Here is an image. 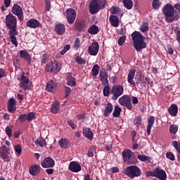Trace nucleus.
Masks as SVG:
<instances>
[{"label": "nucleus", "mask_w": 180, "mask_h": 180, "mask_svg": "<svg viewBox=\"0 0 180 180\" xmlns=\"http://www.w3.org/2000/svg\"><path fill=\"white\" fill-rule=\"evenodd\" d=\"M162 11L167 23H174L180 19L179 12L175 11L174 6L171 4L165 5Z\"/></svg>", "instance_id": "nucleus-1"}, {"label": "nucleus", "mask_w": 180, "mask_h": 180, "mask_svg": "<svg viewBox=\"0 0 180 180\" xmlns=\"http://www.w3.org/2000/svg\"><path fill=\"white\" fill-rule=\"evenodd\" d=\"M134 41V47L137 51H141L143 49L147 47V44L144 41V37L140 32L135 31L131 34Z\"/></svg>", "instance_id": "nucleus-2"}, {"label": "nucleus", "mask_w": 180, "mask_h": 180, "mask_svg": "<svg viewBox=\"0 0 180 180\" xmlns=\"http://www.w3.org/2000/svg\"><path fill=\"white\" fill-rule=\"evenodd\" d=\"M108 5L106 0H91L89 4V12L91 15L98 13L101 9H105Z\"/></svg>", "instance_id": "nucleus-3"}, {"label": "nucleus", "mask_w": 180, "mask_h": 180, "mask_svg": "<svg viewBox=\"0 0 180 180\" xmlns=\"http://www.w3.org/2000/svg\"><path fill=\"white\" fill-rule=\"evenodd\" d=\"M123 161L127 165H136L138 162L137 157L130 149H125L122 151Z\"/></svg>", "instance_id": "nucleus-4"}, {"label": "nucleus", "mask_w": 180, "mask_h": 180, "mask_svg": "<svg viewBox=\"0 0 180 180\" xmlns=\"http://www.w3.org/2000/svg\"><path fill=\"white\" fill-rule=\"evenodd\" d=\"M123 174L129 178H131V179H134V178L141 176V169L136 165L127 166L124 169Z\"/></svg>", "instance_id": "nucleus-5"}, {"label": "nucleus", "mask_w": 180, "mask_h": 180, "mask_svg": "<svg viewBox=\"0 0 180 180\" xmlns=\"http://www.w3.org/2000/svg\"><path fill=\"white\" fill-rule=\"evenodd\" d=\"M45 70L46 72L58 74L61 71V64L58 60L51 61L46 64Z\"/></svg>", "instance_id": "nucleus-6"}, {"label": "nucleus", "mask_w": 180, "mask_h": 180, "mask_svg": "<svg viewBox=\"0 0 180 180\" xmlns=\"http://www.w3.org/2000/svg\"><path fill=\"white\" fill-rule=\"evenodd\" d=\"M5 23L7 29H16L18 27V19L12 13L6 16Z\"/></svg>", "instance_id": "nucleus-7"}, {"label": "nucleus", "mask_w": 180, "mask_h": 180, "mask_svg": "<svg viewBox=\"0 0 180 180\" xmlns=\"http://www.w3.org/2000/svg\"><path fill=\"white\" fill-rule=\"evenodd\" d=\"M124 91V89L123 88V86L120 84H116L112 86L111 89L110 94H112V96L111 97V99L112 101H117V99L123 95V91Z\"/></svg>", "instance_id": "nucleus-8"}, {"label": "nucleus", "mask_w": 180, "mask_h": 180, "mask_svg": "<svg viewBox=\"0 0 180 180\" xmlns=\"http://www.w3.org/2000/svg\"><path fill=\"white\" fill-rule=\"evenodd\" d=\"M118 102L120 105H121L122 106H124L125 108H127V109H128V110H132L133 104L131 103V98L128 95L121 96L119 98Z\"/></svg>", "instance_id": "nucleus-9"}, {"label": "nucleus", "mask_w": 180, "mask_h": 180, "mask_svg": "<svg viewBox=\"0 0 180 180\" xmlns=\"http://www.w3.org/2000/svg\"><path fill=\"white\" fill-rule=\"evenodd\" d=\"M66 19L69 25H72L77 19V11L74 8H68L65 11Z\"/></svg>", "instance_id": "nucleus-10"}, {"label": "nucleus", "mask_w": 180, "mask_h": 180, "mask_svg": "<svg viewBox=\"0 0 180 180\" xmlns=\"http://www.w3.org/2000/svg\"><path fill=\"white\" fill-rule=\"evenodd\" d=\"M11 12L13 15L18 16L20 22H23L25 18L23 17V10H22V7H20V6L14 4L11 9Z\"/></svg>", "instance_id": "nucleus-11"}, {"label": "nucleus", "mask_w": 180, "mask_h": 180, "mask_svg": "<svg viewBox=\"0 0 180 180\" xmlns=\"http://www.w3.org/2000/svg\"><path fill=\"white\" fill-rule=\"evenodd\" d=\"M9 154H11V148L9 147H6V146L4 145L0 148V157L4 161L6 160L7 162H9Z\"/></svg>", "instance_id": "nucleus-12"}, {"label": "nucleus", "mask_w": 180, "mask_h": 180, "mask_svg": "<svg viewBox=\"0 0 180 180\" xmlns=\"http://www.w3.org/2000/svg\"><path fill=\"white\" fill-rule=\"evenodd\" d=\"M99 52V44L98 41H93L92 44L88 49V53L90 56H97Z\"/></svg>", "instance_id": "nucleus-13"}, {"label": "nucleus", "mask_w": 180, "mask_h": 180, "mask_svg": "<svg viewBox=\"0 0 180 180\" xmlns=\"http://www.w3.org/2000/svg\"><path fill=\"white\" fill-rule=\"evenodd\" d=\"M41 165L42 168H53L56 162L51 157H47L41 162Z\"/></svg>", "instance_id": "nucleus-14"}, {"label": "nucleus", "mask_w": 180, "mask_h": 180, "mask_svg": "<svg viewBox=\"0 0 180 180\" xmlns=\"http://www.w3.org/2000/svg\"><path fill=\"white\" fill-rule=\"evenodd\" d=\"M154 175L158 179L167 180V173L164 169H160L158 167L155 168Z\"/></svg>", "instance_id": "nucleus-15"}, {"label": "nucleus", "mask_w": 180, "mask_h": 180, "mask_svg": "<svg viewBox=\"0 0 180 180\" xmlns=\"http://www.w3.org/2000/svg\"><path fill=\"white\" fill-rule=\"evenodd\" d=\"M68 169L69 171H71V172H79L82 169L81 165H79L78 162H70Z\"/></svg>", "instance_id": "nucleus-16"}, {"label": "nucleus", "mask_w": 180, "mask_h": 180, "mask_svg": "<svg viewBox=\"0 0 180 180\" xmlns=\"http://www.w3.org/2000/svg\"><path fill=\"white\" fill-rule=\"evenodd\" d=\"M26 26H27V27H31L32 29H36V27L41 26V24H40V21L32 18L26 22Z\"/></svg>", "instance_id": "nucleus-17"}, {"label": "nucleus", "mask_w": 180, "mask_h": 180, "mask_svg": "<svg viewBox=\"0 0 180 180\" xmlns=\"http://www.w3.org/2000/svg\"><path fill=\"white\" fill-rule=\"evenodd\" d=\"M75 27L77 32L85 30V21L83 20H77L75 22Z\"/></svg>", "instance_id": "nucleus-18"}, {"label": "nucleus", "mask_w": 180, "mask_h": 180, "mask_svg": "<svg viewBox=\"0 0 180 180\" xmlns=\"http://www.w3.org/2000/svg\"><path fill=\"white\" fill-rule=\"evenodd\" d=\"M134 75H136V69L129 70L127 77V81L130 85L136 86V82H134Z\"/></svg>", "instance_id": "nucleus-19"}, {"label": "nucleus", "mask_w": 180, "mask_h": 180, "mask_svg": "<svg viewBox=\"0 0 180 180\" xmlns=\"http://www.w3.org/2000/svg\"><path fill=\"white\" fill-rule=\"evenodd\" d=\"M40 169H41V167L39 165H34L30 167L29 172L33 176H37L40 174Z\"/></svg>", "instance_id": "nucleus-20"}, {"label": "nucleus", "mask_w": 180, "mask_h": 180, "mask_svg": "<svg viewBox=\"0 0 180 180\" xmlns=\"http://www.w3.org/2000/svg\"><path fill=\"white\" fill-rule=\"evenodd\" d=\"M20 58H23L28 63V64H30L32 63V56H30V54H29V52L26 50H21L20 51Z\"/></svg>", "instance_id": "nucleus-21"}, {"label": "nucleus", "mask_w": 180, "mask_h": 180, "mask_svg": "<svg viewBox=\"0 0 180 180\" xmlns=\"http://www.w3.org/2000/svg\"><path fill=\"white\" fill-rule=\"evenodd\" d=\"M55 32L57 34L62 35L65 33V25L63 23H58L55 26Z\"/></svg>", "instance_id": "nucleus-22"}, {"label": "nucleus", "mask_w": 180, "mask_h": 180, "mask_svg": "<svg viewBox=\"0 0 180 180\" xmlns=\"http://www.w3.org/2000/svg\"><path fill=\"white\" fill-rule=\"evenodd\" d=\"M154 122H155V118L154 117V116H150L148 119V125L146 127V133L148 136H150L151 133V128L153 127V126H154Z\"/></svg>", "instance_id": "nucleus-23"}, {"label": "nucleus", "mask_w": 180, "mask_h": 180, "mask_svg": "<svg viewBox=\"0 0 180 180\" xmlns=\"http://www.w3.org/2000/svg\"><path fill=\"white\" fill-rule=\"evenodd\" d=\"M100 81L103 85H109V80H108V72L106 71L100 72Z\"/></svg>", "instance_id": "nucleus-24"}, {"label": "nucleus", "mask_w": 180, "mask_h": 180, "mask_svg": "<svg viewBox=\"0 0 180 180\" xmlns=\"http://www.w3.org/2000/svg\"><path fill=\"white\" fill-rule=\"evenodd\" d=\"M20 79V84L22 85V89L24 91H27V89H29V78H27V77L25 76V74H23V75L21 76Z\"/></svg>", "instance_id": "nucleus-25"}, {"label": "nucleus", "mask_w": 180, "mask_h": 180, "mask_svg": "<svg viewBox=\"0 0 180 180\" xmlns=\"http://www.w3.org/2000/svg\"><path fill=\"white\" fill-rule=\"evenodd\" d=\"M112 112H113V105L110 102H108L103 112V116L108 117Z\"/></svg>", "instance_id": "nucleus-26"}, {"label": "nucleus", "mask_w": 180, "mask_h": 180, "mask_svg": "<svg viewBox=\"0 0 180 180\" xmlns=\"http://www.w3.org/2000/svg\"><path fill=\"white\" fill-rule=\"evenodd\" d=\"M109 21L110 22L111 26H113V27H119L120 22L117 16L111 15L109 18Z\"/></svg>", "instance_id": "nucleus-27"}, {"label": "nucleus", "mask_w": 180, "mask_h": 180, "mask_svg": "<svg viewBox=\"0 0 180 180\" xmlns=\"http://www.w3.org/2000/svg\"><path fill=\"white\" fill-rule=\"evenodd\" d=\"M77 82L75 81L74 77H72V74L71 72L68 73L67 85H69L70 86H75Z\"/></svg>", "instance_id": "nucleus-28"}, {"label": "nucleus", "mask_w": 180, "mask_h": 180, "mask_svg": "<svg viewBox=\"0 0 180 180\" xmlns=\"http://www.w3.org/2000/svg\"><path fill=\"white\" fill-rule=\"evenodd\" d=\"M168 112L171 116L175 117L178 115V105L176 104H172L168 108Z\"/></svg>", "instance_id": "nucleus-29"}, {"label": "nucleus", "mask_w": 180, "mask_h": 180, "mask_svg": "<svg viewBox=\"0 0 180 180\" xmlns=\"http://www.w3.org/2000/svg\"><path fill=\"white\" fill-rule=\"evenodd\" d=\"M83 134L84 137L89 139V140H93L94 139V133L91 130V128H86L83 130Z\"/></svg>", "instance_id": "nucleus-30"}, {"label": "nucleus", "mask_w": 180, "mask_h": 180, "mask_svg": "<svg viewBox=\"0 0 180 180\" xmlns=\"http://www.w3.org/2000/svg\"><path fill=\"white\" fill-rule=\"evenodd\" d=\"M87 32L89 33V34H98L99 32V27H98L96 25H93L89 27Z\"/></svg>", "instance_id": "nucleus-31"}, {"label": "nucleus", "mask_w": 180, "mask_h": 180, "mask_svg": "<svg viewBox=\"0 0 180 180\" xmlns=\"http://www.w3.org/2000/svg\"><path fill=\"white\" fill-rule=\"evenodd\" d=\"M137 84L145 85V84H147V77H144V75L139 73L137 77Z\"/></svg>", "instance_id": "nucleus-32"}, {"label": "nucleus", "mask_w": 180, "mask_h": 180, "mask_svg": "<svg viewBox=\"0 0 180 180\" xmlns=\"http://www.w3.org/2000/svg\"><path fill=\"white\" fill-rule=\"evenodd\" d=\"M58 110H60V103L57 101L52 104L51 111L56 115L58 113Z\"/></svg>", "instance_id": "nucleus-33"}, {"label": "nucleus", "mask_w": 180, "mask_h": 180, "mask_svg": "<svg viewBox=\"0 0 180 180\" xmlns=\"http://www.w3.org/2000/svg\"><path fill=\"white\" fill-rule=\"evenodd\" d=\"M99 70H101L99 65L98 64L94 65L91 69V75L95 77H98L99 74Z\"/></svg>", "instance_id": "nucleus-34"}, {"label": "nucleus", "mask_w": 180, "mask_h": 180, "mask_svg": "<svg viewBox=\"0 0 180 180\" xmlns=\"http://www.w3.org/2000/svg\"><path fill=\"white\" fill-rule=\"evenodd\" d=\"M172 146L173 147H174V148L177 151V160L178 161L180 162V146H179V143H178V141H174L172 142Z\"/></svg>", "instance_id": "nucleus-35"}, {"label": "nucleus", "mask_w": 180, "mask_h": 180, "mask_svg": "<svg viewBox=\"0 0 180 180\" xmlns=\"http://www.w3.org/2000/svg\"><path fill=\"white\" fill-rule=\"evenodd\" d=\"M120 113H122V108L119 107V105H115L112 112L113 117H119L120 116Z\"/></svg>", "instance_id": "nucleus-36"}, {"label": "nucleus", "mask_w": 180, "mask_h": 180, "mask_svg": "<svg viewBox=\"0 0 180 180\" xmlns=\"http://www.w3.org/2000/svg\"><path fill=\"white\" fill-rule=\"evenodd\" d=\"M56 89V83L51 82V83H48L46 86V91L48 92H54V89Z\"/></svg>", "instance_id": "nucleus-37"}, {"label": "nucleus", "mask_w": 180, "mask_h": 180, "mask_svg": "<svg viewBox=\"0 0 180 180\" xmlns=\"http://www.w3.org/2000/svg\"><path fill=\"white\" fill-rule=\"evenodd\" d=\"M110 12L111 15H120L122 13V10H120L119 7L112 6L110 9Z\"/></svg>", "instance_id": "nucleus-38"}, {"label": "nucleus", "mask_w": 180, "mask_h": 180, "mask_svg": "<svg viewBox=\"0 0 180 180\" xmlns=\"http://www.w3.org/2000/svg\"><path fill=\"white\" fill-rule=\"evenodd\" d=\"M124 6L128 10L131 9L133 8V1L131 0H122Z\"/></svg>", "instance_id": "nucleus-39"}, {"label": "nucleus", "mask_w": 180, "mask_h": 180, "mask_svg": "<svg viewBox=\"0 0 180 180\" xmlns=\"http://www.w3.org/2000/svg\"><path fill=\"white\" fill-rule=\"evenodd\" d=\"M36 146H39V147H44L46 146V140L43 138H38L35 141Z\"/></svg>", "instance_id": "nucleus-40"}, {"label": "nucleus", "mask_w": 180, "mask_h": 180, "mask_svg": "<svg viewBox=\"0 0 180 180\" xmlns=\"http://www.w3.org/2000/svg\"><path fill=\"white\" fill-rule=\"evenodd\" d=\"M58 144H59L60 147H61V148H67V146H68V140L61 139L58 141Z\"/></svg>", "instance_id": "nucleus-41"}, {"label": "nucleus", "mask_w": 180, "mask_h": 180, "mask_svg": "<svg viewBox=\"0 0 180 180\" xmlns=\"http://www.w3.org/2000/svg\"><path fill=\"white\" fill-rule=\"evenodd\" d=\"M160 6H161V1L160 0H153L152 8L153 9H160Z\"/></svg>", "instance_id": "nucleus-42"}, {"label": "nucleus", "mask_w": 180, "mask_h": 180, "mask_svg": "<svg viewBox=\"0 0 180 180\" xmlns=\"http://www.w3.org/2000/svg\"><path fill=\"white\" fill-rule=\"evenodd\" d=\"M10 30L8 31V34L10 37H15V36H18V30L16 28H8Z\"/></svg>", "instance_id": "nucleus-43"}, {"label": "nucleus", "mask_w": 180, "mask_h": 180, "mask_svg": "<svg viewBox=\"0 0 180 180\" xmlns=\"http://www.w3.org/2000/svg\"><path fill=\"white\" fill-rule=\"evenodd\" d=\"M75 61L77 64H80V65H85L86 64L85 59L81 58V56H76Z\"/></svg>", "instance_id": "nucleus-44"}, {"label": "nucleus", "mask_w": 180, "mask_h": 180, "mask_svg": "<svg viewBox=\"0 0 180 180\" xmlns=\"http://www.w3.org/2000/svg\"><path fill=\"white\" fill-rule=\"evenodd\" d=\"M103 95L104 96H109V94H110V87L109 86V84L103 85Z\"/></svg>", "instance_id": "nucleus-45"}, {"label": "nucleus", "mask_w": 180, "mask_h": 180, "mask_svg": "<svg viewBox=\"0 0 180 180\" xmlns=\"http://www.w3.org/2000/svg\"><path fill=\"white\" fill-rule=\"evenodd\" d=\"M169 131L171 133V134H176L177 131H178V125H171L169 127Z\"/></svg>", "instance_id": "nucleus-46"}, {"label": "nucleus", "mask_w": 180, "mask_h": 180, "mask_svg": "<svg viewBox=\"0 0 180 180\" xmlns=\"http://www.w3.org/2000/svg\"><path fill=\"white\" fill-rule=\"evenodd\" d=\"M149 27H148V23L145 22H143L141 27H140V30L141 32H142L143 33H144V32H147L148 30Z\"/></svg>", "instance_id": "nucleus-47"}, {"label": "nucleus", "mask_w": 180, "mask_h": 180, "mask_svg": "<svg viewBox=\"0 0 180 180\" xmlns=\"http://www.w3.org/2000/svg\"><path fill=\"white\" fill-rule=\"evenodd\" d=\"M18 120L20 123H25L26 120H27V114H21L19 117Z\"/></svg>", "instance_id": "nucleus-48"}, {"label": "nucleus", "mask_w": 180, "mask_h": 180, "mask_svg": "<svg viewBox=\"0 0 180 180\" xmlns=\"http://www.w3.org/2000/svg\"><path fill=\"white\" fill-rule=\"evenodd\" d=\"M34 117H36V114L34 112H30L27 115V122H32Z\"/></svg>", "instance_id": "nucleus-49"}, {"label": "nucleus", "mask_w": 180, "mask_h": 180, "mask_svg": "<svg viewBox=\"0 0 180 180\" xmlns=\"http://www.w3.org/2000/svg\"><path fill=\"white\" fill-rule=\"evenodd\" d=\"M51 8V1L50 0H45V11L49 12Z\"/></svg>", "instance_id": "nucleus-50"}, {"label": "nucleus", "mask_w": 180, "mask_h": 180, "mask_svg": "<svg viewBox=\"0 0 180 180\" xmlns=\"http://www.w3.org/2000/svg\"><path fill=\"white\" fill-rule=\"evenodd\" d=\"M49 58H50V55H49L48 53H44L42 56V59L41 60V63L42 64H46L47 63V60H49Z\"/></svg>", "instance_id": "nucleus-51"}, {"label": "nucleus", "mask_w": 180, "mask_h": 180, "mask_svg": "<svg viewBox=\"0 0 180 180\" xmlns=\"http://www.w3.org/2000/svg\"><path fill=\"white\" fill-rule=\"evenodd\" d=\"M14 150L15 153H17L18 155H22V147L20 145H15L14 147Z\"/></svg>", "instance_id": "nucleus-52"}, {"label": "nucleus", "mask_w": 180, "mask_h": 180, "mask_svg": "<svg viewBox=\"0 0 180 180\" xmlns=\"http://www.w3.org/2000/svg\"><path fill=\"white\" fill-rule=\"evenodd\" d=\"M143 120L141 119V116H136L135 119V123L137 126V127H139V126H141Z\"/></svg>", "instance_id": "nucleus-53"}, {"label": "nucleus", "mask_w": 180, "mask_h": 180, "mask_svg": "<svg viewBox=\"0 0 180 180\" xmlns=\"http://www.w3.org/2000/svg\"><path fill=\"white\" fill-rule=\"evenodd\" d=\"M166 157L168 160H170L171 161H175V155H174V153L171 152L167 153Z\"/></svg>", "instance_id": "nucleus-54"}, {"label": "nucleus", "mask_w": 180, "mask_h": 180, "mask_svg": "<svg viewBox=\"0 0 180 180\" xmlns=\"http://www.w3.org/2000/svg\"><path fill=\"white\" fill-rule=\"evenodd\" d=\"M126 41V36L120 37L118 39V44L122 46L123 44Z\"/></svg>", "instance_id": "nucleus-55"}, {"label": "nucleus", "mask_w": 180, "mask_h": 180, "mask_svg": "<svg viewBox=\"0 0 180 180\" xmlns=\"http://www.w3.org/2000/svg\"><path fill=\"white\" fill-rule=\"evenodd\" d=\"M7 109L10 113H14V112H16V107L15 105H8Z\"/></svg>", "instance_id": "nucleus-56"}, {"label": "nucleus", "mask_w": 180, "mask_h": 180, "mask_svg": "<svg viewBox=\"0 0 180 180\" xmlns=\"http://www.w3.org/2000/svg\"><path fill=\"white\" fill-rule=\"evenodd\" d=\"M148 158H150V157L146 156V155H138V159L140 160V161H148Z\"/></svg>", "instance_id": "nucleus-57"}, {"label": "nucleus", "mask_w": 180, "mask_h": 180, "mask_svg": "<svg viewBox=\"0 0 180 180\" xmlns=\"http://www.w3.org/2000/svg\"><path fill=\"white\" fill-rule=\"evenodd\" d=\"M68 123L70 126L71 129H77V124L74 123V121H72V120H68Z\"/></svg>", "instance_id": "nucleus-58"}, {"label": "nucleus", "mask_w": 180, "mask_h": 180, "mask_svg": "<svg viewBox=\"0 0 180 180\" xmlns=\"http://www.w3.org/2000/svg\"><path fill=\"white\" fill-rule=\"evenodd\" d=\"M79 38H77L75 41V44H74V49L75 50H78L79 49Z\"/></svg>", "instance_id": "nucleus-59"}, {"label": "nucleus", "mask_w": 180, "mask_h": 180, "mask_svg": "<svg viewBox=\"0 0 180 180\" xmlns=\"http://www.w3.org/2000/svg\"><path fill=\"white\" fill-rule=\"evenodd\" d=\"M9 106H15L16 105V100L13 98H11L8 100V104Z\"/></svg>", "instance_id": "nucleus-60"}, {"label": "nucleus", "mask_w": 180, "mask_h": 180, "mask_svg": "<svg viewBox=\"0 0 180 180\" xmlns=\"http://www.w3.org/2000/svg\"><path fill=\"white\" fill-rule=\"evenodd\" d=\"M12 44L15 45V47H18V39L16 37H10Z\"/></svg>", "instance_id": "nucleus-61"}, {"label": "nucleus", "mask_w": 180, "mask_h": 180, "mask_svg": "<svg viewBox=\"0 0 180 180\" xmlns=\"http://www.w3.org/2000/svg\"><path fill=\"white\" fill-rule=\"evenodd\" d=\"M5 131L8 137H12V129L9 127H6Z\"/></svg>", "instance_id": "nucleus-62"}, {"label": "nucleus", "mask_w": 180, "mask_h": 180, "mask_svg": "<svg viewBox=\"0 0 180 180\" xmlns=\"http://www.w3.org/2000/svg\"><path fill=\"white\" fill-rule=\"evenodd\" d=\"M176 36V41L178 43H180V30H175Z\"/></svg>", "instance_id": "nucleus-63"}, {"label": "nucleus", "mask_w": 180, "mask_h": 180, "mask_svg": "<svg viewBox=\"0 0 180 180\" xmlns=\"http://www.w3.org/2000/svg\"><path fill=\"white\" fill-rule=\"evenodd\" d=\"M87 156L91 158V157H94V148H91L88 153H87Z\"/></svg>", "instance_id": "nucleus-64"}]
</instances>
